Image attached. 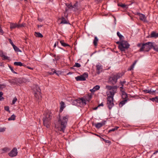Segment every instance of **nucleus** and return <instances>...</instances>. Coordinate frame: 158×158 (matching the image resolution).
<instances>
[{"label": "nucleus", "instance_id": "nucleus-26", "mask_svg": "<svg viewBox=\"0 0 158 158\" xmlns=\"http://www.w3.org/2000/svg\"><path fill=\"white\" fill-rule=\"evenodd\" d=\"M16 28V23H10V28L11 30Z\"/></svg>", "mask_w": 158, "mask_h": 158}, {"label": "nucleus", "instance_id": "nucleus-29", "mask_svg": "<svg viewBox=\"0 0 158 158\" xmlns=\"http://www.w3.org/2000/svg\"><path fill=\"white\" fill-rule=\"evenodd\" d=\"M98 38L96 36L94 37V40L93 41V44L94 45L96 46L97 45V43L98 41Z\"/></svg>", "mask_w": 158, "mask_h": 158}, {"label": "nucleus", "instance_id": "nucleus-55", "mask_svg": "<svg viewBox=\"0 0 158 158\" xmlns=\"http://www.w3.org/2000/svg\"><path fill=\"white\" fill-rule=\"evenodd\" d=\"M20 26L21 27H24L26 26V24L25 23H22V24H20Z\"/></svg>", "mask_w": 158, "mask_h": 158}, {"label": "nucleus", "instance_id": "nucleus-43", "mask_svg": "<svg viewBox=\"0 0 158 158\" xmlns=\"http://www.w3.org/2000/svg\"><path fill=\"white\" fill-rule=\"evenodd\" d=\"M81 66V64L78 63H76L73 66V67H76L77 68H79Z\"/></svg>", "mask_w": 158, "mask_h": 158}, {"label": "nucleus", "instance_id": "nucleus-11", "mask_svg": "<svg viewBox=\"0 0 158 158\" xmlns=\"http://www.w3.org/2000/svg\"><path fill=\"white\" fill-rule=\"evenodd\" d=\"M17 154L18 151L16 148H14L8 154L9 156L11 157L15 156L17 155Z\"/></svg>", "mask_w": 158, "mask_h": 158}, {"label": "nucleus", "instance_id": "nucleus-5", "mask_svg": "<svg viewBox=\"0 0 158 158\" xmlns=\"http://www.w3.org/2000/svg\"><path fill=\"white\" fill-rule=\"evenodd\" d=\"M154 43L149 42L145 43H143V45L139 49V51L148 52L150 49L153 48Z\"/></svg>", "mask_w": 158, "mask_h": 158}, {"label": "nucleus", "instance_id": "nucleus-31", "mask_svg": "<svg viewBox=\"0 0 158 158\" xmlns=\"http://www.w3.org/2000/svg\"><path fill=\"white\" fill-rule=\"evenodd\" d=\"M16 117V116L14 114H13L8 118V120L9 121L14 120L15 119Z\"/></svg>", "mask_w": 158, "mask_h": 158}, {"label": "nucleus", "instance_id": "nucleus-63", "mask_svg": "<svg viewBox=\"0 0 158 158\" xmlns=\"http://www.w3.org/2000/svg\"><path fill=\"white\" fill-rule=\"evenodd\" d=\"M5 131V129L3 128H0V132H3Z\"/></svg>", "mask_w": 158, "mask_h": 158}, {"label": "nucleus", "instance_id": "nucleus-38", "mask_svg": "<svg viewBox=\"0 0 158 158\" xmlns=\"http://www.w3.org/2000/svg\"><path fill=\"white\" fill-rule=\"evenodd\" d=\"M34 93V96L36 99L38 100L39 99V94L38 93V92H33Z\"/></svg>", "mask_w": 158, "mask_h": 158}, {"label": "nucleus", "instance_id": "nucleus-3", "mask_svg": "<svg viewBox=\"0 0 158 158\" xmlns=\"http://www.w3.org/2000/svg\"><path fill=\"white\" fill-rule=\"evenodd\" d=\"M124 74L123 73H118L114 75H112L111 76L109 77L108 83L113 85L115 84L118 79L122 77Z\"/></svg>", "mask_w": 158, "mask_h": 158}, {"label": "nucleus", "instance_id": "nucleus-62", "mask_svg": "<svg viewBox=\"0 0 158 158\" xmlns=\"http://www.w3.org/2000/svg\"><path fill=\"white\" fill-rule=\"evenodd\" d=\"M8 66L9 67V68H10V69L11 70V71H12V70H14L13 69V68L9 64H8Z\"/></svg>", "mask_w": 158, "mask_h": 158}, {"label": "nucleus", "instance_id": "nucleus-50", "mask_svg": "<svg viewBox=\"0 0 158 158\" xmlns=\"http://www.w3.org/2000/svg\"><path fill=\"white\" fill-rule=\"evenodd\" d=\"M134 68V66L133 65H131L129 68L127 69L128 71H131Z\"/></svg>", "mask_w": 158, "mask_h": 158}, {"label": "nucleus", "instance_id": "nucleus-51", "mask_svg": "<svg viewBox=\"0 0 158 158\" xmlns=\"http://www.w3.org/2000/svg\"><path fill=\"white\" fill-rule=\"evenodd\" d=\"M8 41L12 46L15 45L14 43H13L12 41L11 40L10 38L8 39Z\"/></svg>", "mask_w": 158, "mask_h": 158}, {"label": "nucleus", "instance_id": "nucleus-47", "mask_svg": "<svg viewBox=\"0 0 158 158\" xmlns=\"http://www.w3.org/2000/svg\"><path fill=\"white\" fill-rule=\"evenodd\" d=\"M6 86V85L3 84H0V90H2V89L3 88H5Z\"/></svg>", "mask_w": 158, "mask_h": 158}, {"label": "nucleus", "instance_id": "nucleus-6", "mask_svg": "<svg viewBox=\"0 0 158 158\" xmlns=\"http://www.w3.org/2000/svg\"><path fill=\"white\" fill-rule=\"evenodd\" d=\"M88 74L87 73H84L82 75L78 76L75 77L76 80L78 81H84L88 78Z\"/></svg>", "mask_w": 158, "mask_h": 158}, {"label": "nucleus", "instance_id": "nucleus-30", "mask_svg": "<svg viewBox=\"0 0 158 158\" xmlns=\"http://www.w3.org/2000/svg\"><path fill=\"white\" fill-rule=\"evenodd\" d=\"M59 42H58V41H56V42H55V44H54V48H55V47H56V46H57V47H58L60 49H62V50H63L64 51H65V50H64V49L63 48H61V47H60L59 46Z\"/></svg>", "mask_w": 158, "mask_h": 158}, {"label": "nucleus", "instance_id": "nucleus-59", "mask_svg": "<svg viewBox=\"0 0 158 158\" xmlns=\"http://www.w3.org/2000/svg\"><path fill=\"white\" fill-rule=\"evenodd\" d=\"M92 97L91 95H88L87 99L89 100H90Z\"/></svg>", "mask_w": 158, "mask_h": 158}, {"label": "nucleus", "instance_id": "nucleus-61", "mask_svg": "<svg viewBox=\"0 0 158 158\" xmlns=\"http://www.w3.org/2000/svg\"><path fill=\"white\" fill-rule=\"evenodd\" d=\"M130 2H131V3L130 4V5H131L132 4L135 3V1L134 0H132L130 1Z\"/></svg>", "mask_w": 158, "mask_h": 158}, {"label": "nucleus", "instance_id": "nucleus-12", "mask_svg": "<svg viewBox=\"0 0 158 158\" xmlns=\"http://www.w3.org/2000/svg\"><path fill=\"white\" fill-rule=\"evenodd\" d=\"M106 122V121L104 120L102 121V123H94V124L93 123V125H94L98 129L102 127L104 125Z\"/></svg>", "mask_w": 158, "mask_h": 158}, {"label": "nucleus", "instance_id": "nucleus-36", "mask_svg": "<svg viewBox=\"0 0 158 158\" xmlns=\"http://www.w3.org/2000/svg\"><path fill=\"white\" fill-rule=\"evenodd\" d=\"M81 103H82L83 105H85L86 104L85 100L83 98H80Z\"/></svg>", "mask_w": 158, "mask_h": 158}, {"label": "nucleus", "instance_id": "nucleus-19", "mask_svg": "<svg viewBox=\"0 0 158 158\" xmlns=\"http://www.w3.org/2000/svg\"><path fill=\"white\" fill-rule=\"evenodd\" d=\"M156 90H152V89H150V90H143V91L145 94L149 93L151 94H153V93H155Z\"/></svg>", "mask_w": 158, "mask_h": 158}, {"label": "nucleus", "instance_id": "nucleus-18", "mask_svg": "<svg viewBox=\"0 0 158 158\" xmlns=\"http://www.w3.org/2000/svg\"><path fill=\"white\" fill-rule=\"evenodd\" d=\"M118 6H120L122 8L127 10L128 8V6L127 5H125V4H123L122 3H119L118 4Z\"/></svg>", "mask_w": 158, "mask_h": 158}, {"label": "nucleus", "instance_id": "nucleus-24", "mask_svg": "<svg viewBox=\"0 0 158 158\" xmlns=\"http://www.w3.org/2000/svg\"><path fill=\"white\" fill-rule=\"evenodd\" d=\"M96 73L98 74H99L101 72H102V70L100 71V70L102 69L101 65H96Z\"/></svg>", "mask_w": 158, "mask_h": 158}, {"label": "nucleus", "instance_id": "nucleus-7", "mask_svg": "<svg viewBox=\"0 0 158 158\" xmlns=\"http://www.w3.org/2000/svg\"><path fill=\"white\" fill-rule=\"evenodd\" d=\"M81 1L78 2L77 1H76L75 3L73 5V8H74L73 10V11L76 12L81 11Z\"/></svg>", "mask_w": 158, "mask_h": 158}, {"label": "nucleus", "instance_id": "nucleus-53", "mask_svg": "<svg viewBox=\"0 0 158 158\" xmlns=\"http://www.w3.org/2000/svg\"><path fill=\"white\" fill-rule=\"evenodd\" d=\"M55 73L56 74V75H57L58 76H59V75L61 74V73H60V72L59 71H56L55 70Z\"/></svg>", "mask_w": 158, "mask_h": 158}, {"label": "nucleus", "instance_id": "nucleus-16", "mask_svg": "<svg viewBox=\"0 0 158 158\" xmlns=\"http://www.w3.org/2000/svg\"><path fill=\"white\" fill-rule=\"evenodd\" d=\"M157 37H158V33H156V31H152L150 35V38H156Z\"/></svg>", "mask_w": 158, "mask_h": 158}, {"label": "nucleus", "instance_id": "nucleus-21", "mask_svg": "<svg viewBox=\"0 0 158 158\" xmlns=\"http://www.w3.org/2000/svg\"><path fill=\"white\" fill-rule=\"evenodd\" d=\"M14 64L15 66H26V65L24 64L23 63H22L21 62H15L14 63Z\"/></svg>", "mask_w": 158, "mask_h": 158}, {"label": "nucleus", "instance_id": "nucleus-28", "mask_svg": "<svg viewBox=\"0 0 158 158\" xmlns=\"http://www.w3.org/2000/svg\"><path fill=\"white\" fill-rule=\"evenodd\" d=\"M35 35L37 37L42 38L43 37V35L41 33L39 32H35Z\"/></svg>", "mask_w": 158, "mask_h": 158}, {"label": "nucleus", "instance_id": "nucleus-17", "mask_svg": "<svg viewBox=\"0 0 158 158\" xmlns=\"http://www.w3.org/2000/svg\"><path fill=\"white\" fill-rule=\"evenodd\" d=\"M60 108L59 112L61 113L65 107V103L63 101H61L60 102Z\"/></svg>", "mask_w": 158, "mask_h": 158}, {"label": "nucleus", "instance_id": "nucleus-9", "mask_svg": "<svg viewBox=\"0 0 158 158\" xmlns=\"http://www.w3.org/2000/svg\"><path fill=\"white\" fill-rule=\"evenodd\" d=\"M106 105L107 107L109 110H111L112 107L114 106V100L111 99H107Z\"/></svg>", "mask_w": 158, "mask_h": 158}, {"label": "nucleus", "instance_id": "nucleus-40", "mask_svg": "<svg viewBox=\"0 0 158 158\" xmlns=\"http://www.w3.org/2000/svg\"><path fill=\"white\" fill-rule=\"evenodd\" d=\"M101 139H102V141H104L106 143H107L110 144L111 143L110 141H109V140H106L102 137H101Z\"/></svg>", "mask_w": 158, "mask_h": 158}, {"label": "nucleus", "instance_id": "nucleus-23", "mask_svg": "<svg viewBox=\"0 0 158 158\" xmlns=\"http://www.w3.org/2000/svg\"><path fill=\"white\" fill-rule=\"evenodd\" d=\"M60 42L61 44V45L64 47H70V46L68 44H67L64 42V40H60Z\"/></svg>", "mask_w": 158, "mask_h": 158}, {"label": "nucleus", "instance_id": "nucleus-46", "mask_svg": "<svg viewBox=\"0 0 158 158\" xmlns=\"http://www.w3.org/2000/svg\"><path fill=\"white\" fill-rule=\"evenodd\" d=\"M9 109H10V108L9 106H5L4 107L5 110L9 112V113H10V110Z\"/></svg>", "mask_w": 158, "mask_h": 158}, {"label": "nucleus", "instance_id": "nucleus-37", "mask_svg": "<svg viewBox=\"0 0 158 158\" xmlns=\"http://www.w3.org/2000/svg\"><path fill=\"white\" fill-rule=\"evenodd\" d=\"M61 58V56L60 55H57L56 57L55 58V59H53V61H54L55 60L57 61L59 60Z\"/></svg>", "mask_w": 158, "mask_h": 158}, {"label": "nucleus", "instance_id": "nucleus-34", "mask_svg": "<svg viewBox=\"0 0 158 158\" xmlns=\"http://www.w3.org/2000/svg\"><path fill=\"white\" fill-rule=\"evenodd\" d=\"M51 71L52 72H47V73L49 75H53L55 73V69H54L53 68L52 69Z\"/></svg>", "mask_w": 158, "mask_h": 158}, {"label": "nucleus", "instance_id": "nucleus-33", "mask_svg": "<svg viewBox=\"0 0 158 158\" xmlns=\"http://www.w3.org/2000/svg\"><path fill=\"white\" fill-rule=\"evenodd\" d=\"M119 128V127L117 126H116L114 128H112V129L110 130H109L108 131V133L111 132L112 131H114L116 130H117L118 128Z\"/></svg>", "mask_w": 158, "mask_h": 158}, {"label": "nucleus", "instance_id": "nucleus-42", "mask_svg": "<svg viewBox=\"0 0 158 158\" xmlns=\"http://www.w3.org/2000/svg\"><path fill=\"white\" fill-rule=\"evenodd\" d=\"M153 49L156 52H158V47H157V45L155 46L153 45Z\"/></svg>", "mask_w": 158, "mask_h": 158}, {"label": "nucleus", "instance_id": "nucleus-41", "mask_svg": "<svg viewBox=\"0 0 158 158\" xmlns=\"http://www.w3.org/2000/svg\"><path fill=\"white\" fill-rule=\"evenodd\" d=\"M3 95V93L2 92H0V101H2L4 99V98L2 97Z\"/></svg>", "mask_w": 158, "mask_h": 158}, {"label": "nucleus", "instance_id": "nucleus-45", "mask_svg": "<svg viewBox=\"0 0 158 158\" xmlns=\"http://www.w3.org/2000/svg\"><path fill=\"white\" fill-rule=\"evenodd\" d=\"M72 104L73 105L77 106L78 105L77 102V99L75 100H74L72 102Z\"/></svg>", "mask_w": 158, "mask_h": 158}, {"label": "nucleus", "instance_id": "nucleus-32", "mask_svg": "<svg viewBox=\"0 0 158 158\" xmlns=\"http://www.w3.org/2000/svg\"><path fill=\"white\" fill-rule=\"evenodd\" d=\"M13 48L15 52H21V51L16 46L14 45L13 46Z\"/></svg>", "mask_w": 158, "mask_h": 158}, {"label": "nucleus", "instance_id": "nucleus-60", "mask_svg": "<svg viewBox=\"0 0 158 158\" xmlns=\"http://www.w3.org/2000/svg\"><path fill=\"white\" fill-rule=\"evenodd\" d=\"M37 20L40 22H42L43 21V19H41V18H39V17H38V18H37Z\"/></svg>", "mask_w": 158, "mask_h": 158}, {"label": "nucleus", "instance_id": "nucleus-27", "mask_svg": "<svg viewBox=\"0 0 158 158\" xmlns=\"http://www.w3.org/2000/svg\"><path fill=\"white\" fill-rule=\"evenodd\" d=\"M117 35L119 37L120 40H123L124 39V36L120 34V33L119 31H118L117 33Z\"/></svg>", "mask_w": 158, "mask_h": 158}, {"label": "nucleus", "instance_id": "nucleus-52", "mask_svg": "<svg viewBox=\"0 0 158 158\" xmlns=\"http://www.w3.org/2000/svg\"><path fill=\"white\" fill-rule=\"evenodd\" d=\"M4 58L3 60H8L9 57H8L7 56H6L5 55H4V54L2 56V57Z\"/></svg>", "mask_w": 158, "mask_h": 158}, {"label": "nucleus", "instance_id": "nucleus-1", "mask_svg": "<svg viewBox=\"0 0 158 158\" xmlns=\"http://www.w3.org/2000/svg\"><path fill=\"white\" fill-rule=\"evenodd\" d=\"M43 115V117L42 120L43 125L47 128H49L50 127L52 117V113L51 111H48L45 112Z\"/></svg>", "mask_w": 158, "mask_h": 158}, {"label": "nucleus", "instance_id": "nucleus-57", "mask_svg": "<svg viewBox=\"0 0 158 158\" xmlns=\"http://www.w3.org/2000/svg\"><path fill=\"white\" fill-rule=\"evenodd\" d=\"M143 43H138L137 44V47H141V48L142 46L143 45Z\"/></svg>", "mask_w": 158, "mask_h": 158}, {"label": "nucleus", "instance_id": "nucleus-48", "mask_svg": "<svg viewBox=\"0 0 158 158\" xmlns=\"http://www.w3.org/2000/svg\"><path fill=\"white\" fill-rule=\"evenodd\" d=\"M126 82V81L124 79L123 81H120V82H119V83L121 86H123L124 84Z\"/></svg>", "mask_w": 158, "mask_h": 158}, {"label": "nucleus", "instance_id": "nucleus-4", "mask_svg": "<svg viewBox=\"0 0 158 158\" xmlns=\"http://www.w3.org/2000/svg\"><path fill=\"white\" fill-rule=\"evenodd\" d=\"M117 44H118V48L121 52H124L126 49H127L130 46V44L127 41L121 40V41L116 42Z\"/></svg>", "mask_w": 158, "mask_h": 158}, {"label": "nucleus", "instance_id": "nucleus-22", "mask_svg": "<svg viewBox=\"0 0 158 158\" xmlns=\"http://www.w3.org/2000/svg\"><path fill=\"white\" fill-rule=\"evenodd\" d=\"M106 88L108 90H110L112 89V91H113L114 89H117V87L116 85L112 86L109 85H106Z\"/></svg>", "mask_w": 158, "mask_h": 158}, {"label": "nucleus", "instance_id": "nucleus-15", "mask_svg": "<svg viewBox=\"0 0 158 158\" xmlns=\"http://www.w3.org/2000/svg\"><path fill=\"white\" fill-rule=\"evenodd\" d=\"M120 91L122 92V98L123 99H128L127 94L124 91L120 89Z\"/></svg>", "mask_w": 158, "mask_h": 158}, {"label": "nucleus", "instance_id": "nucleus-20", "mask_svg": "<svg viewBox=\"0 0 158 158\" xmlns=\"http://www.w3.org/2000/svg\"><path fill=\"white\" fill-rule=\"evenodd\" d=\"M60 19L61 20V21L60 23V24H70V23H69V22H68L66 21L65 19L63 16H62Z\"/></svg>", "mask_w": 158, "mask_h": 158}, {"label": "nucleus", "instance_id": "nucleus-39", "mask_svg": "<svg viewBox=\"0 0 158 158\" xmlns=\"http://www.w3.org/2000/svg\"><path fill=\"white\" fill-rule=\"evenodd\" d=\"M94 88V92H95L96 91L99 90L100 88V86L99 85H96Z\"/></svg>", "mask_w": 158, "mask_h": 158}, {"label": "nucleus", "instance_id": "nucleus-56", "mask_svg": "<svg viewBox=\"0 0 158 158\" xmlns=\"http://www.w3.org/2000/svg\"><path fill=\"white\" fill-rule=\"evenodd\" d=\"M77 104H81L80 98H78V99H77Z\"/></svg>", "mask_w": 158, "mask_h": 158}, {"label": "nucleus", "instance_id": "nucleus-44", "mask_svg": "<svg viewBox=\"0 0 158 158\" xmlns=\"http://www.w3.org/2000/svg\"><path fill=\"white\" fill-rule=\"evenodd\" d=\"M157 98V96H156L154 98H150V100H151L153 102H156V99Z\"/></svg>", "mask_w": 158, "mask_h": 158}, {"label": "nucleus", "instance_id": "nucleus-49", "mask_svg": "<svg viewBox=\"0 0 158 158\" xmlns=\"http://www.w3.org/2000/svg\"><path fill=\"white\" fill-rule=\"evenodd\" d=\"M17 100V98L16 97H15L13 98V100H12V104H15Z\"/></svg>", "mask_w": 158, "mask_h": 158}, {"label": "nucleus", "instance_id": "nucleus-2", "mask_svg": "<svg viewBox=\"0 0 158 158\" xmlns=\"http://www.w3.org/2000/svg\"><path fill=\"white\" fill-rule=\"evenodd\" d=\"M59 118L58 120V122L61 125L60 129H59V130L60 131L64 133L66 127V125L67 124L69 116V115H67L65 116H64L62 118H61L60 114H59Z\"/></svg>", "mask_w": 158, "mask_h": 158}, {"label": "nucleus", "instance_id": "nucleus-64", "mask_svg": "<svg viewBox=\"0 0 158 158\" xmlns=\"http://www.w3.org/2000/svg\"><path fill=\"white\" fill-rule=\"evenodd\" d=\"M16 27H17L18 28H19L20 27H21L20 26V24H17L16 23Z\"/></svg>", "mask_w": 158, "mask_h": 158}, {"label": "nucleus", "instance_id": "nucleus-8", "mask_svg": "<svg viewBox=\"0 0 158 158\" xmlns=\"http://www.w3.org/2000/svg\"><path fill=\"white\" fill-rule=\"evenodd\" d=\"M32 89L33 91V92H38L39 95L41 97V90L38 85H34Z\"/></svg>", "mask_w": 158, "mask_h": 158}, {"label": "nucleus", "instance_id": "nucleus-14", "mask_svg": "<svg viewBox=\"0 0 158 158\" xmlns=\"http://www.w3.org/2000/svg\"><path fill=\"white\" fill-rule=\"evenodd\" d=\"M65 4L67 7H66L65 8V12H64V14H65L66 12H67L68 11L69 9L71 10H73V5H72L71 3H65Z\"/></svg>", "mask_w": 158, "mask_h": 158}, {"label": "nucleus", "instance_id": "nucleus-58", "mask_svg": "<svg viewBox=\"0 0 158 158\" xmlns=\"http://www.w3.org/2000/svg\"><path fill=\"white\" fill-rule=\"evenodd\" d=\"M3 55V51L2 50H0V56L2 57V56Z\"/></svg>", "mask_w": 158, "mask_h": 158}, {"label": "nucleus", "instance_id": "nucleus-25", "mask_svg": "<svg viewBox=\"0 0 158 158\" xmlns=\"http://www.w3.org/2000/svg\"><path fill=\"white\" fill-rule=\"evenodd\" d=\"M127 100L128 99H125L120 102L119 104V106L120 107H122L127 102Z\"/></svg>", "mask_w": 158, "mask_h": 158}, {"label": "nucleus", "instance_id": "nucleus-10", "mask_svg": "<svg viewBox=\"0 0 158 158\" xmlns=\"http://www.w3.org/2000/svg\"><path fill=\"white\" fill-rule=\"evenodd\" d=\"M135 15H137L139 16V19L140 20L143 21L144 22L146 23L148 22V21L146 19V17L144 15L138 12Z\"/></svg>", "mask_w": 158, "mask_h": 158}, {"label": "nucleus", "instance_id": "nucleus-54", "mask_svg": "<svg viewBox=\"0 0 158 158\" xmlns=\"http://www.w3.org/2000/svg\"><path fill=\"white\" fill-rule=\"evenodd\" d=\"M4 33V32L3 31L2 27L0 26V35H3V34Z\"/></svg>", "mask_w": 158, "mask_h": 158}, {"label": "nucleus", "instance_id": "nucleus-13", "mask_svg": "<svg viewBox=\"0 0 158 158\" xmlns=\"http://www.w3.org/2000/svg\"><path fill=\"white\" fill-rule=\"evenodd\" d=\"M109 92L110 95L109 96V94H107V99L114 100V97L115 94L116 93V90H113V91H110Z\"/></svg>", "mask_w": 158, "mask_h": 158}, {"label": "nucleus", "instance_id": "nucleus-35", "mask_svg": "<svg viewBox=\"0 0 158 158\" xmlns=\"http://www.w3.org/2000/svg\"><path fill=\"white\" fill-rule=\"evenodd\" d=\"M10 150V149L8 147H5L2 149V150L3 152H6L7 151H9Z\"/></svg>", "mask_w": 158, "mask_h": 158}]
</instances>
